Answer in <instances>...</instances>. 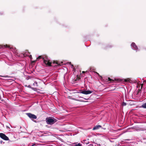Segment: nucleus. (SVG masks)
<instances>
[{"label": "nucleus", "instance_id": "nucleus-11", "mask_svg": "<svg viewBox=\"0 0 146 146\" xmlns=\"http://www.w3.org/2000/svg\"><path fill=\"white\" fill-rule=\"evenodd\" d=\"M131 81V80L129 78H127V79H125L124 80V82H130V81Z\"/></svg>", "mask_w": 146, "mask_h": 146}, {"label": "nucleus", "instance_id": "nucleus-9", "mask_svg": "<svg viewBox=\"0 0 146 146\" xmlns=\"http://www.w3.org/2000/svg\"><path fill=\"white\" fill-rule=\"evenodd\" d=\"M3 47H5V48H9L10 47V46H8L7 45H0V48H2Z\"/></svg>", "mask_w": 146, "mask_h": 146}, {"label": "nucleus", "instance_id": "nucleus-22", "mask_svg": "<svg viewBox=\"0 0 146 146\" xmlns=\"http://www.w3.org/2000/svg\"><path fill=\"white\" fill-rule=\"evenodd\" d=\"M76 100L77 101H78L84 102L83 101L80 100Z\"/></svg>", "mask_w": 146, "mask_h": 146}, {"label": "nucleus", "instance_id": "nucleus-3", "mask_svg": "<svg viewBox=\"0 0 146 146\" xmlns=\"http://www.w3.org/2000/svg\"><path fill=\"white\" fill-rule=\"evenodd\" d=\"M80 93L87 95L89 94H90L92 92V91L90 90L86 91L85 90H84L83 91L82 90H80Z\"/></svg>", "mask_w": 146, "mask_h": 146}, {"label": "nucleus", "instance_id": "nucleus-15", "mask_svg": "<svg viewBox=\"0 0 146 146\" xmlns=\"http://www.w3.org/2000/svg\"><path fill=\"white\" fill-rule=\"evenodd\" d=\"M75 146H82L81 144L78 143V144H76Z\"/></svg>", "mask_w": 146, "mask_h": 146}, {"label": "nucleus", "instance_id": "nucleus-7", "mask_svg": "<svg viewBox=\"0 0 146 146\" xmlns=\"http://www.w3.org/2000/svg\"><path fill=\"white\" fill-rule=\"evenodd\" d=\"M102 127L100 125H97L95 126L93 128V130H97Z\"/></svg>", "mask_w": 146, "mask_h": 146}, {"label": "nucleus", "instance_id": "nucleus-23", "mask_svg": "<svg viewBox=\"0 0 146 146\" xmlns=\"http://www.w3.org/2000/svg\"><path fill=\"white\" fill-rule=\"evenodd\" d=\"M36 60H35L34 61H33L32 62V63H35V62H36Z\"/></svg>", "mask_w": 146, "mask_h": 146}, {"label": "nucleus", "instance_id": "nucleus-10", "mask_svg": "<svg viewBox=\"0 0 146 146\" xmlns=\"http://www.w3.org/2000/svg\"><path fill=\"white\" fill-rule=\"evenodd\" d=\"M112 47V46L111 45H108L105 47V49H107L110 48H111Z\"/></svg>", "mask_w": 146, "mask_h": 146}, {"label": "nucleus", "instance_id": "nucleus-6", "mask_svg": "<svg viewBox=\"0 0 146 146\" xmlns=\"http://www.w3.org/2000/svg\"><path fill=\"white\" fill-rule=\"evenodd\" d=\"M131 46H132L135 49H138L136 45L135 44L134 42L132 43L131 44Z\"/></svg>", "mask_w": 146, "mask_h": 146}, {"label": "nucleus", "instance_id": "nucleus-26", "mask_svg": "<svg viewBox=\"0 0 146 146\" xmlns=\"http://www.w3.org/2000/svg\"><path fill=\"white\" fill-rule=\"evenodd\" d=\"M84 99H85V100H87L88 99V98H84Z\"/></svg>", "mask_w": 146, "mask_h": 146}, {"label": "nucleus", "instance_id": "nucleus-12", "mask_svg": "<svg viewBox=\"0 0 146 146\" xmlns=\"http://www.w3.org/2000/svg\"><path fill=\"white\" fill-rule=\"evenodd\" d=\"M82 143L84 144L85 143L86 144H87L89 143V142L86 141V140H84L83 141Z\"/></svg>", "mask_w": 146, "mask_h": 146}, {"label": "nucleus", "instance_id": "nucleus-19", "mask_svg": "<svg viewBox=\"0 0 146 146\" xmlns=\"http://www.w3.org/2000/svg\"><path fill=\"white\" fill-rule=\"evenodd\" d=\"M141 89H139V90H138V92L137 93V94L139 93L141 91Z\"/></svg>", "mask_w": 146, "mask_h": 146}, {"label": "nucleus", "instance_id": "nucleus-13", "mask_svg": "<svg viewBox=\"0 0 146 146\" xmlns=\"http://www.w3.org/2000/svg\"><path fill=\"white\" fill-rule=\"evenodd\" d=\"M33 85L35 86H38V83L37 82H34V83H33Z\"/></svg>", "mask_w": 146, "mask_h": 146}, {"label": "nucleus", "instance_id": "nucleus-17", "mask_svg": "<svg viewBox=\"0 0 146 146\" xmlns=\"http://www.w3.org/2000/svg\"><path fill=\"white\" fill-rule=\"evenodd\" d=\"M42 57L41 56H39L37 58V59H40V58H42Z\"/></svg>", "mask_w": 146, "mask_h": 146}, {"label": "nucleus", "instance_id": "nucleus-27", "mask_svg": "<svg viewBox=\"0 0 146 146\" xmlns=\"http://www.w3.org/2000/svg\"><path fill=\"white\" fill-rule=\"evenodd\" d=\"M1 99V96H0V100Z\"/></svg>", "mask_w": 146, "mask_h": 146}, {"label": "nucleus", "instance_id": "nucleus-28", "mask_svg": "<svg viewBox=\"0 0 146 146\" xmlns=\"http://www.w3.org/2000/svg\"><path fill=\"white\" fill-rule=\"evenodd\" d=\"M34 145H32V146H34Z\"/></svg>", "mask_w": 146, "mask_h": 146}, {"label": "nucleus", "instance_id": "nucleus-16", "mask_svg": "<svg viewBox=\"0 0 146 146\" xmlns=\"http://www.w3.org/2000/svg\"><path fill=\"white\" fill-rule=\"evenodd\" d=\"M122 105L123 106H125L126 105V103L125 102H123L122 104Z\"/></svg>", "mask_w": 146, "mask_h": 146}, {"label": "nucleus", "instance_id": "nucleus-5", "mask_svg": "<svg viewBox=\"0 0 146 146\" xmlns=\"http://www.w3.org/2000/svg\"><path fill=\"white\" fill-rule=\"evenodd\" d=\"M27 115L31 119H36L37 118V117L36 115L31 113H27Z\"/></svg>", "mask_w": 146, "mask_h": 146}, {"label": "nucleus", "instance_id": "nucleus-2", "mask_svg": "<svg viewBox=\"0 0 146 146\" xmlns=\"http://www.w3.org/2000/svg\"><path fill=\"white\" fill-rule=\"evenodd\" d=\"M46 120L47 123L49 125L53 124L57 121L56 119L51 117L46 118Z\"/></svg>", "mask_w": 146, "mask_h": 146}, {"label": "nucleus", "instance_id": "nucleus-1", "mask_svg": "<svg viewBox=\"0 0 146 146\" xmlns=\"http://www.w3.org/2000/svg\"><path fill=\"white\" fill-rule=\"evenodd\" d=\"M42 59L43 60L44 63L47 66H52L51 64L52 63L56 64L58 66H61L60 64H59L58 62L56 61H53L50 62V60L48 59L47 57L46 56L45 57H42Z\"/></svg>", "mask_w": 146, "mask_h": 146}, {"label": "nucleus", "instance_id": "nucleus-21", "mask_svg": "<svg viewBox=\"0 0 146 146\" xmlns=\"http://www.w3.org/2000/svg\"><path fill=\"white\" fill-rule=\"evenodd\" d=\"M143 84H140V86H141V89L143 87Z\"/></svg>", "mask_w": 146, "mask_h": 146}, {"label": "nucleus", "instance_id": "nucleus-24", "mask_svg": "<svg viewBox=\"0 0 146 146\" xmlns=\"http://www.w3.org/2000/svg\"><path fill=\"white\" fill-rule=\"evenodd\" d=\"M85 72H86L85 71H84L82 72V73H85Z\"/></svg>", "mask_w": 146, "mask_h": 146}, {"label": "nucleus", "instance_id": "nucleus-25", "mask_svg": "<svg viewBox=\"0 0 146 146\" xmlns=\"http://www.w3.org/2000/svg\"><path fill=\"white\" fill-rule=\"evenodd\" d=\"M0 142L1 143H2V141H0Z\"/></svg>", "mask_w": 146, "mask_h": 146}, {"label": "nucleus", "instance_id": "nucleus-18", "mask_svg": "<svg viewBox=\"0 0 146 146\" xmlns=\"http://www.w3.org/2000/svg\"><path fill=\"white\" fill-rule=\"evenodd\" d=\"M0 76L3 77H8V76H3L1 75H0Z\"/></svg>", "mask_w": 146, "mask_h": 146}, {"label": "nucleus", "instance_id": "nucleus-8", "mask_svg": "<svg viewBox=\"0 0 146 146\" xmlns=\"http://www.w3.org/2000/svg\"><path fill=\"white\" fill-rule=\"evenodd\" d=\"M108 80L109 81H110L111 83H113V82H114V80L118 81V79H114V80H113V79H111L110 78H108Z\"/></svg>", "mask_w": 146, "mask_h": 146}, {"label": "nucleus", "instance_id": "nucleus-14", "mask_svg": "<svg viewBox=\"0 0 146 146\" xmlns=\"http://www.w3.org/2000/svg\"><path fill=\"white\" fill-rule=\"evenodd\" d=\"M141 107L143 108H146V103L143 104Z\"/></svg>", "mask_w": 146, "mask_h": 146}, {"label": "nucleus", "instance_id": "nucleus-29", "mask_svg": "<svg viewBox=\"0 0 146 146\" xmlns=\"http://www.w3.org/2000/svg\"><path fill=\"white\" fill-rule=\"evenodd\" d=\"M144 81L146 82V81Z\"/></svg>", "mask_w": 146, "mask_h": 146}, {"label": "nucleus", "instance_id": "nucleus-4", "mask_svg": "<svg viewBox=\"0 0 146 146\" xmlns=\"http://www.w3.org/2000/svg\"><path fill=\"white\" fill-rule=\"evenodd\" d=\"M0 137L5 140L7 141L9 140V138L5 134L2 133H0Z\"/></svg>", "mask_w": 146, "mask_h": 146}, {"label": "nucleus", "instance_id": "nucleus-20", "mask_svg": "<svg viewBox=\"0 0 146 146\" xmlns=\"http://www.w3.org/2000/svg\"><path fill=\"white\" fill-rule=\"evenodd\" d=\"M80 77L79 76V77H78V76H77V78L76 79V80H79V79H80Z\"/></svg>", "mask_w": 146, "mask_h": 146}]
</instances>
